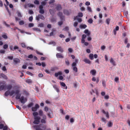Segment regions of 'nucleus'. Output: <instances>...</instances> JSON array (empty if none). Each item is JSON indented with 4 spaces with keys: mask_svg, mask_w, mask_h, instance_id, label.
Segmentation results:
<instances>
[{
    "mask_svg": "<svg viewBox=\"0 0 130 130\" xmlns=\"http://www.w3.org/2000/svg\"><path fill=\"white\" fill-rule=\"evenodd\" d=\"M33 127L35 130H45L46 128V126L43 124L35 125L33 126Z\"/></svg>",
    "mask_w": 130,
    "mask_h": 130,
    "instance_id": "nucleus-1",
    "label": "nucleus"
},
{
    "mask_svg": "<svg viewBox=\"0 0 130 130\" xmlns=\"http://www.w3.org/2000/svg\"><path fill=\"white\" fill-rule=\"evenodd\" d=\"M78 60L75 59V62H73L72 64V66L73 68V71L75 72H77L78 71L77 68L76 67V63L78 62Z\"/></svg>",
    "mask_w": 130,
    "mask_h": 130,
    "instance_id": "nucleus-2",
    "label": "nucleus"
},
{
    "mask_svg": "<svg viewBox=\"0 0 130 130\" xmlns=\"http://www.w3.org/2000/svg\"><path fill=\"white\" fill-rule=\"evenodd\" d=\"M20 92V91L19 90H16L15 91V92H14V94H17L15 97V99H16L20 100L21 96V94L19 93Z\"/></svg>",
    "mask_w": 130,
    "mask_h": 130,
    "instance_id": "nucleus-3",
    "label": "nucleus"
},
{
    "mask_svg": "<svg viewBox=\"0 0 130 130\" xmlns=\"http://www.w3.org/2000/svg\"><path fill=\"white\" fill-rule=\"evenodd\" d=\"M14 93V91L12 90L10 92L8 90L6 91L4 95L5 96H8L9 94H10V95L12 96L13 95Z\"/></svg>",
    "mask_w": 130,
    "mask_h": 130,
    "instance_id": "nucleus-4",
    "label": "nucleus"
},
{
    "mask_svg": "<svg viewBox=\"0 0 130 130\" xmlns=\"http://www.w3.org/2000/svg\"><path fill=\"white\" fill-rule=\"evenodd\" d=\"M40 19L42 20H44L45 18L41 14H39L38 15L36 16V19L37 21H39Z\"/></svg>",
    "mask_w": 130,
    "mask_h": 130,
    "instance_id": "nucleus-5",
    "label": "nucleus"
},
{
    "mask_svg": "<svg viewBox=\"0 0 130 130\" xmlns=\"http://www.w3.org/2000/svg\"><path fill=\"white\" fill-rule=\"evenodd\" d=\"M20 101L21 103L24 104L27 101V99L26 98H24L23 96H22L20 99Z\"/></svg>",
    "mask_w": 130,
    "mask_h": 130,
    "instance_id": "nucleus-6",
    "label": "nucleus"
},
{
    "mask_svg": "<svg viewBox=\"0 0 130 130\" xmlns=\"http://www.w3.org/2000/svg\"><path fill=\"white\" fill-rule=\"evenodd\" d=\"M43 6L42 5H40L39 6V12L41 14H43L44 13V11L43 9Z\"/></svg>",
    "mask_w": 130,
    "mask_h": 130,
    "instance_id": "nucleus-7",
    "label": "nucleus"
},
{
    "mask_svg": "<svg viewBox=\"0 0 130 130\" xmlns=\"http://www.w3.org/2000/svg\"><path fill=\"white\" fill-rule=\"evenodd\" d=\"M39 107V106L37 104H36L34 107H33L32 108V110L33 111H36L37 109Z\"/></svg>",
    "mask_w": 130,
    "mask_h": 130,
    "instance_id": "nucleus-8",
    "label": "nucleus"
},
{
    "mask_svg": "<svg viewBox=\"0 0 130 130\" xmlns=\"http://www.w3.org/2000/svg\"><path fill=\"white\" fill-rule=\"evenodd\" d=\"M63 12L65 14L69 15L70 13H71V11L70 10V11H69L68 10L64 9L63 10Z\"/></svg>",
    "mask_w": 130,
    "mask_h": 130,
    "instance_id": "nucleus-9",
    "label": "nucleus"
},
{
    "mask_svg": "<svg viewBox=\"0 0 130 130\" xmlns=\"http://www.w3.org/2000/svg\"><path fill=\"white\" fill-rule=\"evenodd\" d=\"M56 9L57 10H60L62 9L61 5L60 4H57L56 7Z\"/></svg>",
    "mask_w": 130,
    "mask_h": 130,
    "instance_id": "nucleus-10",
    "label": "nucleus"
},
{
    "mask_svg": "<svg viewBox=\"0 0 130 130\" xmlns=\"http://www.w3.org/2000/svg\"><path fill=\"white\" fill-rule=\"evenodd\" d=\"M57 15L60 17L61 20H63V19L64 17L63 16L62 13V12H59L58 13Z\"/></svg>",
    "mask_w": 130,
    "mask_h": 130,
    "instance_id": "nucleus-11",
    "label": "nucleus"
},
{
    "mask_svg": "<svg viewBox=\"0 0 130 130\" xmlns=\"http://www.w3.org/2000/svg\"><path fill=\"white\" fill-rule=\"evenodd\" d=\"M13 61L15 64H17L18 63H20V60L18 58H15L13 59Z\"/></svg>",
    "mask_w": 130,
    "mask_h": 130,
    "instance_id": "nucleus-12",
    "label": "nucleus"
},
{
    "mask_svg": "<svg viewBox=\"0 0 130 130\" xmlns=\"http://www.w3.org/2000/svg\"><path fill=\"white\" fill-rule=\"evenodd\" d=\"M62 75V72L61 71H59V72H58L57 73H56L55 74V76L56 77H58V76L59 75Z\"/></svg>",
    "mask_w": 130,
    "mask_h": 130,
    "instance_id": "nucleus-13",
    "label": "nucleus"
},
{
    "mask_svg": "<svg viewBox=\"0 0 130 130\" xmlns=\"http://www.w3.org/2000/svg\"><path fill=\"white\" fill-rule=\"evenodd\" d=\"M102 111L103 113L106 115V117L108 118H109V115L108 112H106L104 109L102 110Z\"/></svg>",
    "mask_w": 130,
    "mask_h": 130,
    "instance_id": "nucleus-14",
    "label": "nucleus"
},
{
    "mask_svg": "<svg viewBox=\"0 0 130 130\" xmlns=\"http://www.w3.org/2000/svg\"><path fill=\"white\" fill-rule=\"evenodd\" d=\"M84 32L85 34H87L88 36H89L90 35V32L87 29H86L84 31Z\"/></svg>",
    "mask_w": 130,
    "mask_h": 130,
    "instance_id": "nucleus-15",
    "label": "nucleus"
},
{
    "mask_svg": "<svg viewBox=\"0 0 130 130\" xmlns=\"http://www.w3.org/2000/svg\"><path fill=\"white\" fill-rule=\"evenodd\" d=\"M56 56L57 58H63V56L61 54L59 53H57L56 54Z\"/></svg>",
    "mask_w": 130,
    "mask_h": 130,
    "instance_id": "nucleus-16",
    "label": "nucleus"
},
{
    "mask_svg": "<svg viewBox=\"0 0 130 130\" xmlns=\"http://www.w3.org/2000/svg\"><path fill=\"white\" fill-rule=\"evenodd\" d=\"M56 49L58 51L61 52L62 53L63 52V50L61 46L57 47Z\"/></svg>",
    "mask_w": 130,
    "mask_h": 130,
    "instance_id": "nucleus-17",
    "label": "nucleus"
},
{
    "mask_svg": "<svg viewBox=\"0 0 130 130\" xmlns=\"http://www.w3.org/2000/svg\"><path fill=\"white\" fill-rule=\"evenodd\" d=\"M60 84L62 86L64 87V88L65 89H67V87L66 85L63 82H60Z\"/></svg>",
    "mask_w": 130,
    "mask_h": 130,
    "instance_id": "nucleus-18",
    "label": "nucleus"
},
{
    "mask_svg": "<svg viewBox=\"0 0 130 130\" xmlns=\"http://www.w3.org/2000/svg\"><path fill=\"white\" fill-rule=\"evenodd\" d=\"M110 63L113 65L115 66L116 65L115 62L114 61L113 59L112 58H110Z\"/></svg>",
    "mask_w": 130,
    "mask_h": 130,
    "instance_id": "nucleus-19",
    "label": "nucleus"
},
{
    "mask_svg": "<svg viewBox=\"0 0 130 130\" xmlns=\"http://www.w3.org/2000/svg\"><path fill=\"white\" fill-rule=\"evenodd\" d=\"M83 61L86 63L89 64L91 63V61L89 59H85Z\"/></svg>",
    "mask_w": 130,
    "mask_h": 130,
    "instance_id": "nucleus-20",
    "label": "nucleus"
},
{
    "mask_svg": "<svg viewBox=\"0 0 130 130\" xmlns=\"http://www.w3.org/2000/svg\"><path fill=\"white\" fill-rule=\"evenodd\" d=\"M53 88L56 90L57 92H59V89L58 88L57 86L56 85H54L53 86Z\"/></svg>",
    "mask_w": 130,
    "mask_h": 130,
    "instance_id": "nucleus-21",
    "label": "nucleus"
},
{
    "mask_svg": "<svg viewBox=\"0 0 130 130\" xmlns=\"http://www.w3.org/2000/svg\"><path fill=\"white\" fill-rule=\"evenodd\" d=\"M96 73V71L95 70H92L90 71V73H91L93 75H94Z\"/></svg>",
    "mask_w": 130,
    "mask_h": 130,
    "instance_id": "nucleus-22",
    "label": "nucleus"
},
{
    "mask_svg": "<svg viewBox=\"0 0 130 130\" xmlns=\"http://www.w3.org/2000/svg\"><path fill=\"white\" fill-rule=\"evenodd\" d=\"M87 25L85 24L80 25L79 27L81 29H85L87 27Z\"/></svg>",
    "mask_w": 130,
    "mask_h": 130,
    "instance_id": "nucleus-23",
    "label": "nucleus"
},
{
    "mask_svg": "<svg viewBox=\"0 0 130 130\" xmlns=\"http://www.w3.org/2000/svg\"><path fill=\"white\" fill-rule=\"evenodd\" d=\"M108 127H110L112 126L113 123L111 121H109L107 124Z\"/></svg>",
    "mask_w": 130,
    "mask_h": 130,
    "instance_id": "nucleus-24",
    "label": "nucleus"
},
{
    "mask_svg": "<svg viewBox=\"0 0 130 130\" xmlns=\"http://www.w3.org/2000/svg\"><path fill=\"white\" fill-rule=\"evenodd\" d=\"M32 29L34 31H37L40 32L41 31L40 29L37 28H32Z\"/></svg>",
    "mask_w": 130,
    "mask_h": 130,
    "instance_id": "nucleus-25",
    "label": "nucleus"
},
{
    "mask_svg": "<svg viewBox=\"0 0 130 130\" xmlns=\"http://www.w3.org/2000/svg\"><path fill=\"white\" fill-rule=\"evenodd\" d=\"M34 119L35 120L39 121H40V117L38 116L35 117H34Z\"/></svg>",
    "mask_w": 130,
    "mask_h": 130,
    "instance_id": "nucleus-26",
    "label": "nucleus"
},
{
    "mask_svg": "<svg viewBox=\"0 0 130 130\" xmlns=\"http://www.w3.org/2000/svg\"><path fill=\"white\" fill-rule=\"evenodd\" d=\"M1 76L3 78H4L5 79H7V76L4 74L3 73H2L1 74Z\"/></svg>",
    "mask_w": 130,
    "mask_h": 130,
    "instance_id": "nucleus-27",
    "label": "nucleus"
},
{
    "mask_svg": "<svg viewBox=\"0 0 130 130\" xmlns=\"http://www.w3.org/2000/svg\"><path fill=\"white\" fill-rule=\"evenodd\" d=\"M26 83L28 84L31 83H32V80L30 79H27L26 80Z\"/></svg>",
    "mask_w": 130,
    "mask_h": 130,
    "instance_id": "nucleus-28",
    "label": "nucleus"
},
{
    "mask_svg": "<svg viewBox=\"0 0 130 130\" xmlns=\"http://www.w3.org/2000/svg\"><path fill=\"white\" fill-rule=\"evenodd\" d=\"M12 87V86L10 85H8L6 86V88L7 89L10 90L11 89Z\"/></svg>",
    "mask_w": 130,
    "mask_h": 130,
    "instance_id": "nucleus-29",
    "label": "nucleus"
},
{
    "mask_svg": "<svg viewBox=\"0 0 130 130\" xmlns=\"http://www.w3.org/2000/svg\"><path fill=\"white\" fill-rule=\"evenodd\" d=\"M89 57L90 59L91 60H93L94 58L93 54H90L89 55Z\"/></svg>",
    "mask_w": 130,
    "mask_h": 130,
    "instance_id": "nucleus-30",
    "label": "nucleus"
},
{
    "mask_svg": "<svg viewBox=\"0 0 130 130\" xmlns=\"http://www.w3.org/2000/svg\"><path fill=\"white\" fill-rule=\"evenodd\" d=\"M38 27H44V24L42 23H40L38 24Z\"/></svg>",
    "mask_w": 130,
    "mask_h": 130,
    "instance_id": "nucleus-31",
    "label": "nucleus"
},
{
    "mask_svg": "<svg viewBox=\"0 0 130 130\" xmlns=\"http://www.w3.org/2000/svg\"><path fill=\"white\" fill-rule=\"evenodd\" d=\"M40 121H39L34 120L33 122V123L35 124H38L39 123Z\"/></svg>",
    "mask_w": 130,
    "mask_h": 130,
    "instance_id": "nucleus-32",
    "label": "nucleus"
},
{
    "mask_svg": "<svg viewBox=\"0 0 130 130\" xmlns=\"http://www.w3.org/2000/svg\"><path fill=\"white\" fill-rule=\"evenodd\" d=\"M41 122L42 123L45 124L46 123V120L42 119L41 120Z\"/></svg>",
    "mask_w": 130,
    "mask_h": 130,
    "instance_id": "nucleus-33",
    "label": "nucleus"
},
{
    "mask_svg": "<svg viewBox=\"0 0 130 130\" xmlns=\"http://www.w3.org/2000/svg\"><path fill=\"white\" fill-rule=\"evenodd\" d=\"M13 57L12 56H8L7 58L10 60H12L13 59Z\"/></svg>",
    "mask_w": 130,
    "mask_h": 130,
    "instance_id": "nucleus-34",
    "label": "nucleus"
},
{
    "mask_svg": "<svg viewBox=\"0 0 130 130\" xmlns=\"http://www.w3.org/2000/svg\"><path fill=\"white\" fill-rule=\"evenodd\" d=\"M83 14L82 12H79L78 13V17H82L83 16Z\"/></svg>",
    "mask_w": 130,
    "mask_h": 130,
    "instance_id": "nucleus-35",
    "label": "nucleus"
},
{
    "mask_svg": "<svg viewBox=\"0 0 130 130\" xmlns=\"http://www.w3.org/2000/svg\"><path fill=\"white\" fill-rule=\"evenodd\" d=\"M49 12H50V14H51L52 15H53L54 13V11L52 9H50L49 10Z\"/></svg>",
    "mask_w": 130,
    "mask_h": 130,
    "instance_id": "nucleus-36",
    "label": "nucleus"
},
{
    "mask_svg": "<svg viewBox=\"0 0 130 130\" xmlns=\"http://www.w3.org/2000/svg\"><path fill=\"white\" fill-rule=\"evenodd\" d=\"M58 68L57 67H54L51 69V70L52 71H54L56 70H58Z\"/></svg>",
    "mask_w": 130,
    "mask_h": 130,
    "instance_id": "nucleus-37",
    "label": "nucleus"
},
{
    "mask_svg": "<svg viewBox=\"0 0 130 130\" xmlns=\"http://www.w3.org/2000/svg\"><path fill=\"white\" fill-rule=\"evenodd\" d=\"M38 114V113L37 112H35L33 113V115L34 116V117H35L38 116H37V115Z\"/></svg>",
    "mask_w": 130,
    "mask_h": 130,
    "instance_id": "nucleus-38",
    "label": "nucleus"
},
{
    "mask_svg": "<svg viewBox=\"0 0 130 130\" xmlns=\"http://www.w3.org/2000/svg\"><path fill=\"white\" fill-rule=\"evenodd\" d=\"M93 21L91 19H90L88 20V22L90 24H92L93 23Z\"/></svg>",
    "mask_w": 130,
    "mask_h": 130,
    "instance_id": "nucleus-39",
    "label": "nucleus"
},
{
    "mask_svg": "<svg viewBox=\"0 0 130 130\" xmlns=\"http://www.w3.org/2000/svg\"><path fill=\"white\" fill-rule=\"evenodd\" d=\"M17 13L18 14V16L19 17L21 18L22 17L21 14L20 12L17 11Z\"/></svg>",
    "mask_w": 130,
    "mask_h": 130,
    "instance_id": "nucleus-40",
    "label": "nucleus"
},
{
    "mask_svg": "<svg viewBox=\"0 0 130 130\" xmlns=\"http://www.w3.org/2000/svg\"><path fill=\"white\" fill-rule=\"evenodd\" d=\"M5 86L4 85H2L0 86V91H1L3 90Z\"/></svg>",
    "mask_w": 130,
    "mask_h": 130,
    "instance_id": "nucleus-41",
    "label": "nucleus"
},
{
    "mask_svg": "<svg viewBox=\"0 0 130 130\" xmlns=\"http://www.w3.org/2000/svg\"><path fill=\"white\" fill-rule=\"evenodd\" d=\"M128 42V39L127 38H126L124 40V43L125 44H127Z\"/></svg>",
    "mask_w": 130,
    "mask_h": 130,
    "instance_id": "nucleus-42",
    "label": "nucleus"
},
{
    "mask_svg": "<svg viewBox=\"0 0 130 130\" xmlns=\"http://www.w3.org/2000/svg\"><path fill=\"white\" fill-rule=\"evenodd\" d=\"M2 37L3 38L5 39H7V38L8 37L7 35L6 34L3 35H2Z\"/></svg>",
    "mask_w": 130,
    "mask_h": 130,
    "instance_id": "nucleus-43",
    "label": "nucleus"
},
{
    "mask_svg": "<svg viewBox=\"0 0 130 130\" xmlns=\"http://www.w3.org/2000/svg\"><path fill=\"white\" fill-rule=\"evenodd\" d=\"M39 115L41 116H42L43 114V111L42 110L40 109L39 111Z\"/></svg>",
    "mask_w": 130,
    "mask_h": 130,
    "instance_id": "nucleus-44",
    "label": "nucleus"
},
{
    "mask_svg": "<svg viewBox=\"0 0 130 130\" xmlns=\"http://www.w3.org/2000/svg\"><path fill=\"white\" fill-rule=\"evenodd\" d=\"M41 5H42V6H44L46 5V3L45 2L42 1L41 2Z\"/></svg>",
    "mask_w": 130,
    "mask_h": 130,
    "instance_id": "nucleus-45",
    "label": "nucleus"
},
{
    "mask_svg": "<svg viewBox=\"0 0 130 130\" xmlns=\"http://www.w3.org/2000/svg\"><path fill=\"white\" fill-rule=\"evenodd\" d=\"M8 47V45L7 44L4 45L3 46V48L4 49H7Z\"/></svg>",
    "mask_w": 130,
    "mask_h": 130,
    "instance_id": "nucleus-46",
    "label": "nucleus"
},
{
    "mask_svg": "<svg viewBox=\"0 0 130 130\" xmlns=\"http://www.w3.org/2000/svg\"><path fill=\"white\" fill-rule=\"evenodd\" d=\"M110 21V19L108 18L106 19V22L108 24H109Z\"/></svg>",
    "mask_w": 130,
    "mask_h": 130,
    "instance_id": "nucleus-47",
    "label": "nucleus"
},
{
    "mask_svg": "<svg viewBox=\"0 0 130 130\" xmlns=\"http://www.w3.org/2000/svg\"><path fill=\"white\" fill-rule=\"evenodd\" d=\"M19 24L20 25H22L24 24V22L23 21H21L19 22Z\"/></svg>",
    "mask_w": 130,
    "mask_h": 130,
    "instance_id": "nucleus-48",
    "label": "nucleus"
},
{
    "mask_svg": "<svg viewBox=\"0 0 130 130\" xmlns=\"http://www.w3.org/2000/svg\"><path fill=\"white\" fill-rule=\"evenodd\" d=\"M33 103H31L28 105L27 106L28 107H30L33 105Z\"/></svg>",
    "mask_w": 130,
    "mask_h": 130,
    "instance_id": "nucleus-49",
    "label": "nucleus"
},
{
    "mask_svg": "<svg viewBox=\"0 0 130 130\" xmlns=\"http://www.w3.org/2000/svg\"><path fill=\"white\" fill-rule=\"evenodd\" d=\"M21 45L22 46V47H23V48H25L26 47V46L25 45V44L24 43H21Z\"/></svg>",
    "mask_w": 130,
    "mask_h": 130,
    "instance_id": "nucleus-50",
    "label": "nucleus"
},
{
    "mask_svg": "<svg viewBox=\"0 0 130 130\" xmlns=\"http://www.w3.org/2000/svg\"><path fill=\"white\" fill-rule=\"evenodd\" d=\"M65 63L68 66H69L70 64L69 62V60H65Z\"/></svg>",
    "mask_w": 130,
    "mask_h": 130,
    "instance_id": "nucleus-51",
    "label": "nucleus"
},
{
    "mask_svg": "<svg viewBox=\"0 0 130 130\" xmlns=\"http://www.w3.org/2000/svg\"><path fill=\"white\" fill-rule=\"evenodd\" d=\"M28 6L29 7H33L34 6V5L32 4H28Z\"/></svg>",
    "mask_w": 130,
    "mask_h": 130,
    "instance_id": "nucleus-52",
    "label": "nucleus"
},
{
    "mask_svg": "<svg viewBox=\"0 0 130 130\" xmlns=\"http://www.w3.org/2000/svg\"><path fill=\"white\" fill-rule=\"evenodd\" d=\"M50 44H53L54 46H55L56 45V43L54 42L51 41L49 42Z\"/></svg>",
    "mask_w": 130,
    "mask_h": 130,
    "instance_id": "nucleus-53",
    "label": "nucleus"
},
{
    "mask_svg": "<svg viewBox=\"0 0 130 130\" xmlns=\"http://www.w3.org/2000/svg\"><path fill=\"white\" fill-rule=\"evenodd\" d=\"M56 20L54 18H52L51 19V21L52 22H55Z\"/></svg>",
    "mask_w": 130,
    "mask_h": 130,
    "instance_id": "nucleus-54",
    "label": "nucleus"
},
{
    "mask_svg": "<svg viewBox=\"0 0 130 130\" xmlns=\"http://www.w3.org/2000/svg\"><path fill=\"white\" fill-rule=\"evenodd\" d=\"M102 85L104 87L106 86L105 82L104 80L102 81Z\"/></svg>",
    "mask_w": 130,
    "mask_h": 130,
    "instance_id": "nucleus-55",
    "label": "nucleus"
},
{
    "mask_svg": "<svg viewBox=\"0 0 130 130\" xmlns=\"http://www.w3.org/2000/svg\"><path fill=\"white\" fill-rule=\"evenodd\" d=\"M28 13L30 14H34V12L32 10H29L28 11Z\"/></svg>",
    "mask_w": 130,
    "mask_h": 130,
    "instance_id": "nucleus-56",
    "label": "nucleus"
},
{
    "mask_svg": "<svg viewBox=\"0 0 130 130\" xmlns=\"http://www.w3.org/2000/svg\"><path fill=\"white\" fill-rule=\"evenodd\" d=\"M33 17L32 16L30 17L29 18V21L31 22L33 20Z\"/></svg>",
    "mask_w": 130,
    "mask_h": 130,
    "instance_id": "nucleus-57",
    "label": "nucleus"
},
{
    "mask_svg": "<svg viewBox=\"0 0 130 130\" xmlns=\"http://www.w3.org/2000/svg\"><path fill=\"white\" fill-rule=\"evenodd\" d=\"M34 26V24L33 23H29L28 25L29 27H32Z\"/></svg>",
    "mask_w": 130,
    "mask_h": 130,
    "instance_id": "nucleus-58",
    "label": "nucleus"
},
{
    "mask_svg": "<svg viewBox=\"0 0 130 130\" xmlns=\"http://www.w3.org/2000/svg\"><path fill=\"white\" fill-rule=\"evenodd\" d=\"M106 48V47L104 45H103L101 47V49L102 50H104Z\"/></svg>",
    "mask_w": 130,
    "mask_h": 130,
    "instance_id": "nucleus-59",
    "label": "nucleus"
},
{
    "mask_svg": "<svg viewBox=\"0 0 130 130\" xmlns=\"http://www.w3.org/2000/svg\"><path fill=\"white\" fill-rule=\"evenodd\" d=\"M55 1V0H50L49 2V3L51 4L54 3Z\"/></svg>",
    "mask_w": 130,
    "mask_h": 130,
    "instance_id": "nucleus-60",
    "label": "nucleus"
},
{
    "mask_svg": "<svg viewBox=\"0 0 130 130\" xmlns=\"http://www.w3.org/2000/svg\"><path fill=\"white\" fill-rule=\"evenodd\" d=\"M95 93L96 95L97 96H98L99 95V93L98 92V90L96 89L95 88Z\"/></svg>",
    "mask_w": 130,
    "mask_h": 130,
    "instance_id": "nucleus-61",
    "label": "nucleus"
},
{
    "mask_svg": "<svg viewBox=\"0 0 130 130\" xmlns=\"http://www.w3.org/2000/svg\"><path fill=\"white\" fill-rule=\"evenodd\" d=\"M86 37V35L85 34L83 35L82 36V39H85Z\"/></svg>",
    "mask_w": 130,
    "mask_h": 130,
    "instance_id": "nucleus-62",
    "label": "nucleus"
},
{
    "mask_svg": "<svg viewBox=\"0 0 130 130\" xmlns=\"http://www.w3.org/2000/svg\"><path fill=\"white\" fill-rule=\"evenodd\" d=\"M63 24V22L62 21H60L58 22V24L59 26H61Z\"/></svg>",
    "mask_w": 130,
    "mask_h": 130,
    "instance_id": "nucleus-63",
    "label": "nucleus"
},
{
    "mask_svg": "<svg viewBox=\"0 0 130 130\" xmlns=\"http://www.w3.org/2000/svg\"><path fill=\"white\" fill-rule=\"evenodd\" d=\"M34 3L35 4L38 5L39 4V1H35L34 2Z\"/></svg>",
    "mask_w": 130,
    "mask_h": 130,
    "instance_id": "nucleus-64",
    "label": "nucleus"
}]
</instances>
